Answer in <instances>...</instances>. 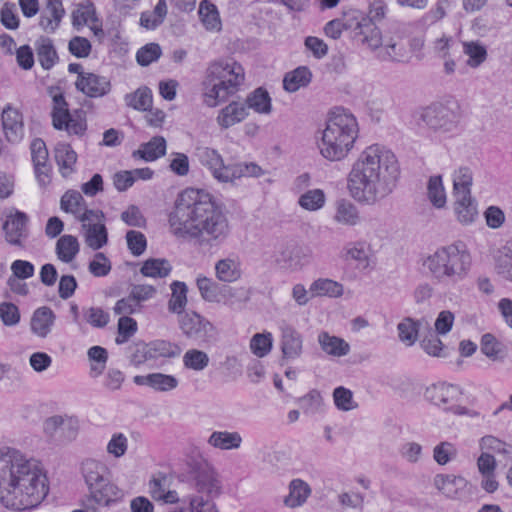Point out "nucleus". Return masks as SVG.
<instances>
[{
    "label": "nucleus",
    "mask_w": 512,
    "mask_h": 512,
    "mask_svg": "<svg viewBox=\"0 0 512 512\" xmlns=\"http://www.w3.org/2000/svg\"><path fill=\"white\" fill-rule=\"evenodd\" d=\"M168 222L177 237L195 239L200 246L217 247L230 234V225L214 197L201 189L187 188L178 196Z\"/></svg>",
    "instance_id": "nucleus-1"
},
{
    "label": "nucleus",
    "mask_w": 512,
    "mask_h": 512,
    "mask_svg": "<svg viewBox=\"0 0 512 512\" xmlns=\"http://www.w3.org/2000/svg\"><path fill=\"white\" fill-rule=\"evenodd\" d=\"M49 493L41 464L14 448L0 449V504L11 511L37 508Z\"/></svg>",
    "instance_id": "nucleus-2"
},
{
    "label": "nucleus",
    "mask_w": 512,
    "mask_h": 512,
    "mask_svg": "<svg viewBox=\"0 0 512 512\" xmlns=\"http://www.w3.org/2000/svg\"><path fill=\"white\" fill-rule=\"evenodd\" d=\"M400 166L393 152L379 145L363 150L348 175V188L359 202L372 205L397 186Z\"/></svg>",
    "instance_id": "nucleus-3"
},
{
    "label": "nucleus",
    "mask_w": 512,
    "mask_h": 512,
    "mask_svg": "<svg viewBox=\"0 0 512 512\" xmlns=\"http://www.w3.org/2000/svg\"><path fill=\"white\" fill-rule=\"evenodd\" d=\"M358 132L355 116L344 108H334L318 143L320 154L329 161L343 160L354 147Z\"/></svg>",
    "instance_id": "nucleus-4"
},
{
    "label": "nucleus",
    "mask_w": 512,
    "mask_h": 512,
    "mask_svg": "<svg viewBox=\"0 0 512 512\" xmlns=\"http://www.w3.org/2000/svg\"><path fill=\"white\" fill-rule=\"evenodd\" d=\"M244 68L236 61L218 60L209 63L202 80L203 101L216 107L235 94L244 83Z\"/></svg>",
    "instance_id": "nucleus-5"
},
{
    "label": "nucleus",
    "mask_w": 512,
    "mask_h": 512,
    "mask_svg": "<svg viewBox=\"0 0 512 512\" xmlns=\"http://www.w3.org/2000/svg\"><path fill=\"white\" fill-rule=\"evenodd\" d=\"M471 255L462 242L438 248L423 262L432 277L439 282L463 280L471 267Z\"/></svg>",
    "instance_id": "nucleus-6"
},
{
    "label": "nucleus",
    "mask_w": 512,
    "mask_h": 512,
    "mask_svg": "<svg viewBox=\"0 0 512 512\" xmlns=\"http://www.w3.org/2000/svg\"><path fill=\"white\" fill-rule=\"evenodd\" d=\"M80 474L88 488L90 501L100 506H109L120 500L123 492L112 482L108 466L97 459L86 458L80 463Z\"/></svg>",
    "instance_id": "nucleus-7"
},
{
    "label": "nucleus",
    "mask_w": 512,
    "mask_h": 512,
    "mask_svg": "<svg viewBox=\"0 0 512 512\" xmlns=\"http://www.w3.org/2000/svg\"><path fill=\"white\" fill-rule=\"evenodd\" d=\"M421 119L435 132H452L460 122L459 105L454 101L432 103L423 109Z\"/></svg>",
    "instance_id": "nucleus-8"
},
{
    "label": "nucleus",
    "mask_w": 512,
    "mask_h": 512,
    "mask_svg": "<svg viewBox=\"0 0 512 512\" xmlns=\"http://www.w3.org/2000/svg\"><path fill=\"white\" fill-rule=\"evenodd\" d=\"M182 334L190 340L208 344L216 339V327L207 318L195 311H186L178 317Z\"/></svg>",
    "instance_id": "nucleus-9"
},
{
    "label": "nucleus",
    "mask_w": 512,
    "mask_h": 512,
    "mask_svg": "<svg viewBox=\"0 0 512 512\" xmlns=\"http://www.w3.org/2000/svg\"><path fill=\"white\" fill-rule=\"evenodd\" d=\"M71 23L77 31H80L84 26H89L98 39L105 36L102 20L98 17L96 7L91 0H85L76 5L71 13Z\"/></svg>",
    "instance_id": "nucleus-10"
},
{
    "label": "nucleus",
    "mask_w": 512,
    "mask_h": 512,
    "mask_svg": "<svg viewBox=\"0 0 512 512\" xmlns=\"http://www.w3.org/2000/svg\"><path fill=\"white\" fill-rule=\"evenodd\" d=\"M188 473L194 481L195 488L200 493L217 495L220 490L219 481L215 471L204 461H191L187 463Z\"/></svg>",
    "instance_id": "nucleus-11"
},
{
    "label": "nucleus",
    "mask_w": 512,
    "mask_h": 512,
    "mask_svg": "<svg viewBox=\"0 0 512 512\" xmlns=\"http://www.w3.org/2000/svg\"><path fill=\"white\" fill-rule=\"evenodd\" d=\"M28 216L19 210L7 216L3 223L6 241L14 246H23V239L28 237Z\"/></svg>",
    "instance_id": "nucleus-12"
},
{
    "label": "nucleus",
    "mask_w": 512,
    "mask_h": 512,
    "mask_svg": "<svg viewBox=\"0 0 512 512\" xmlns=\"http://www.w3.org/2000/svg\"><path fill=\"white\" fill-rule=\"evenodd\" d=\"M76 89L90 98H99L107 95L111 90V82L104 76L88 72L80 74L75 82Z\"/></svg>",
    "instance_id": "nucleus-13"
},
{
    "label": "nucleus",
    "mask_w": 512,
    "mask_h": 512,
    "mask_svg": "<svg viewBox=\"0 0 512 512\" xmlns=\"http://www.w3.org/2000/svg\"><path fill=\"white\" fill-rule=\"evenodd\" d=\"M461 395L462 391L458 386L446 382L432 384L424 393L428 401L439 407L458 401Z\"/></svg>",
    "instance_id": "nucleus-14"
},
{
    "label": "nucleus",
    "mask_w": 512,
    "mask_h": 512,
    "mask_svg": "<svg viewBox=\"0 0 512 512\" xmlns=\"http://www.w3.org/2000/svg\"><path fill=\"white\" fill-rule=\"evenodd\" d=\"M2 125L6 139L18 143L24 135L23 116L20 111L8 104L2 111Z\"/></svg>",
    "instance_id": "nucleus-15"
},
{
    "label": "nucleus",
    "mask_w": 512,
    "mask_h": 512,
    "mask_svg": "<svg viewBox=\"0 0 512 512\" xmlns=\"http://www.w3.org/2000/svg\"><path fill=\"white\" fill-rule=\"evenodd\" d=\"M62 0H47L41 11L39 26L47 33H54L65 16Z\"/></svg>",
    "instance_id": "nucleus-16"
},
{
    "label": "nucleus",
    "mask_w": 512,
    "mask_h": 512,
    "mask_svg": "<svg viewBox=\"0 0 512 512\" xmlns=\"http://www.w3.org/2000/svg\"><path fill=\"white\" fill-rule=\"evenodd\" d=\"M198 158L200 163L208 168L213 177L219 182L227 183L228 180L222 177L229 174L226 169L231 168V165H225L222 156L215 149L204 147L198 149Z\"/></svg>",
    "instance_id": "nucleus-17"
},
{
    "label": "nucleus",
    "mask_w": 512,
    "mask_h": 512,
    "mask_svg": "<svg viewBox=\"0 0 512 512\" xmlns=\"http://www.w3.org/2000/svg\"><path fill=\"white\" fill-rule=\"evenodd\" d=\"M134 383L141 386H148L155 391L168 392L178 386V379L169 374L150 373L148 375H137L133 379Z\"/></svg>",
    "instance_id": "nucleus-18"
},
{
    "label": "nucleus",
    "mask_w": 512,
    "mask_h": 512,
    "mask_svg": "<svg viewBox=\"0 0 512 512\" xmlns=\"http://www.w3.org/2000/svg\"><path fill=\"white\" fill-rule=\"evenodd\" d=\"M248 114L247 107L244 103L232 101L219 111L216 122L221 129H228L244 121Z\"/></svg>",
    "instance_id": "nucleus-19"
},
{
    "label": "nucleus",
    "mask_w": 512,
    "mask_h": 512,
    "mask_svg": "<svg viewBox=\"0 0 512 512\" xmlns=\"http://www.w3.org/2000/svg\"><path fill=\"white\" fill-rule=\"evenodd\" d=\"M353 19L356 20V35H363L362 42L366 43L371 49H377L382 44L381 31L371 19H367L360 12L353 13Z\"/></svg>",
    "instance_id": "nucleus-20"
},
{
    "label": "nucleus",
    "mask_w": 512,
    "mask_h": 512,
    "mask_svg": "<svg viewBox=\"0 0 512 512\" xmlns=\"http://www.w3.org/2000/svg\"><path fill=\"white\" fill-rule=\"evenodd\" d=\"M281 350L288 359L298 358L302 353L303 340L301 334L292 326L281 327Z\"/></svg>",
    "instance_id": "nucleus-21"
},
{
    "label": "nucleus",
    "mask_w": 512,
    "mask_h": 512,
    "mask_svg": "<svg viewBox=\"0 0 512 512\" xmlns=\"http://www.w3.org/2000/svg\"><path fill=\"white\" fill-rule=\"evenodd\" d=\"M434 487L444 496L454 499L467 485L465 478L452 474H437L433 479Z\"/></svg>",
    "instance_id": "nucleus-22"
},
{
    "label": "nucleus",
    "mask_w": 512,
    "mask_h": 512,
    "mask_svg": "<svg viewBox=\"0 0 512 512\" xmlns=\"http://www.w3.org/2000/svg\"><path fill=\"white\" fill-rule=\"evenodd\" d=\"M55 321V314L47 306L36 309L30 321L31 331L38 337L45 338L51 331Z\"/></svg>",
    "instance_id": "nucleus-23"
},
{
    "label": "nucleus",
    "mask_w": 512,
    "mask_h": 512,
    "mask_svg": "<svg viewBox=\"0 0 512 512\" xmlns=\"http://www.w3.org/2000/svg\"><path fill=\"white\" fill-rule=\"evenodd\" d=\"M333 220L343 226H356L361 222L358 208L349 200L340 199L335 203Z\"/></svg>",
    "instance_id": "nucleus-24"
},
{
    "label": "nucleus",
    "mask_w": 512,
    "mask_h": 512,
    "mask_svg": "<svg viewBox=\"0 0 512 512\" xmlns=\"http://www.w3.org/2000/svg\"><path fill=\"white\" fill-rule=\"evenodd\" d=\"M454 212L457 220L464 225L473 223L478 217L477 202L472 195L454 196Z\"/></svg>",
    "instance_id": "nucleus-25"
},
{
    "label": "nucleus",
    "mask_w": 512,
    "mask_h": 512,
    "mask_svg": "<svg viewBox=\"0 0 512 512\" xmlns=\"http://www.w3.org/2000/svg\"><path fill=\"white\" fill-rule=\"evenodd\" d=\"M55 161L63 177H68L74 172L77 154L67 143H57L54 149Z\"/></svg>",
    "instance_id": "nucleus-26"
},
{
    "label": "nucleus",
    "mask_w": 512,
    "mask_h": 512,
    "mask_svg": "<svg viewBox=\"0 0 512 512\" xmlns=\"http://www.w3.org/2000/svg\"><path fill=\"white\" fill-rule=\"evenodd\" d=\"M318 343L321 349L328 355L343 357L350 352V345L343 338L330 335L322 331L318 335Z\"/></svg>",
    "instance_id": "nucleus-27"
},
{
    "label": "nucleus",
    "mask_w": 512,
    "mask_h": 512,
    "mask_svg": "<svg viewBox=\"0 0 512 512\" xmlns=\"http://www.w3.org/2000/svg\"><path fill=\"white\" fill-rule=\"evenodd\" d=\"M165 153L166 140L161 136H155L149 142L142 144L138 150H135L132 156L149 162L162 157Z\"/></svg>",
    "instance_id": "nucleus-28"
},
{
    "label": "nucleus",
    "mask_w": 512,
    "mask_h": 512,
    "mask_svg": "<svg viewBox=\"0 0 512 512\" xmlns=\"http://www.w3.org/2000/svg\"><path fill=\"white\" fill-rule=\"evenodd\" d=\"M148 358H176L180 356L182 349L176 344L167 340L157 339L146 344Z\"/></svg>",
    "instance_id": "nucleus-29"
},
{
    "label": "nucleus",
    "mask_w": 512,
    "mask_h": 512,
    "mask_svg": "<svg viewBox=\"0 0 512 512\" xmlns=\"http://www.w3.org/2000/svg\"><path fill=\"white\" fill-rule=\"evenodd\" d=\"M495 272L512 283V240L508 241L494 257Z\"/></svg>",
    "instance_id": "nucleus-30"
},
{
    "label": "nucleus",
    "mask_w": 512,
    "mask_h": 512,
    "mask_svg": "<svg viewBox=\"0 0 512 512\" xmlns=\"http://www.w3.org/2000/svg\"><path fill=\"white\" fill-rule=\"evenodd\" d=\"M242 441V437L237 431H214L209 436L207 443L220 450H233L240 448Z\"/></svg>",
    "instance_id": "nucleus-31"
},
{
    "label": "nucleus",
    "mask_w": 512,
    "mask_h": 512,
    "mask_svg": "<svg viewBox=\"0 0 512 512\" xmlns=\"http://www.w3.org/2000/svg\"><path fill=\"white\" fill-rule=\"evenodd\" d=\"M37 58L42 68L51 69L58 60V55L50 38L41 36L35 42Z\"/></svg>",
    "instance_id": "nucleus-32"
},
{
    "label": "nucleus",
    "mask_w": 512,
    "mask_h": 512,
    "mask_svg": "<svg viewBox=\"0 0 512 512\" xmlns=\"http://www.w3.org/2000/svg\"><path fill=\"white\" fill-rule=\"evenodd\" d=\"M196 284L201 297L210 303H221L223 300L222 294L225 285H221L211 278L199 276L196 279Z\"/></svg>",
    "instance_id": "nucleus-33"
},
{
    "label": "nucleus",
    "mask_w": 512,
    "mask_h": 512,
    "mask_svg": "<svg viewBox=\"0 0 512 512\" xmlns=\"http://www.w3.org/2000/svg\"><path fill=\"white\" fill-rule=\"evenodd\" d=\"M311 494L310 486L301 479H294L289 484V494L284 498V504L295 508L304 504Z\"/></svg>",
    "instance_id": "nucleus-34"
},
{
    "label": "nucleus",
    "mask_w": 512,
    "mask_h": 512,
    "mask_svg": "<svg viewBox=\"0 0 512 512\" xmlns=\"http://www.w3.org/2000/svg\"><path fill=\"white\" fill-rule=\"evenodd\" d=\"M215 276L218 281L232 283L241 277L239 263L232 258L220 259L215 263Z\"/></svg>",
    "instance_id": "nucleus-35"
},
{
    "label": "nucleus",
    "mask_w": 512,
    "mask_h": 512,
    "mask_svg": "<svg viewBox=\"0 0 512 512\" xmlns=\"http://www.w3.org/2000/svg\"><path fill=\"white\" fill-rule=\"evenodd\" d=\"M311 79L312 73L309 68L300 66L284 76L283 87L290 93L296 92L301 87L307 86L311 82Z\"/></svg>",
    "instance_id": "nucleus-36"
},
{
    "label": "nucleus",
    "mask_w": 512,
    "mask_h": 512,
    "mask_svg": "<svg viewBox=\"0 0 512 512\" xmlns=\"http://www.w3.org/2000/svg\"><path fill=\"white\" fill-rule=\"evenodd\" d=\"M248 109H253L259 114H269L272 110L271 97L262 87L248 94L244 103Z\"/></svg>",
    "instance_id": "nucleus-37"
},
{
    "label": "nucleus",
    "mask_w": 512,
    "mask_h": 512,
    "mask_svg": "<svg viewBox=\"0 0 512 512\" xmlns=\"http://www.w3.org/2000/svg\"><path fill=\"white\" fill-rule=\"evenodd\" d=\"M172 294L168 301V310L171 313L178 314V317L185 313L187 305V291L188 288L184 282L174 281L171 284Z\"/></svg>",
    "instance_id": "nucleus-38"
},
{
    "label": "nucleus",
    "mask_w": 512,
    "mask_h": 512,
    "mask_svg": "<svg viewBox=\"0 0 512 512\" xmlns=\"http://www.w3.org/2000/svg\"><path fill=\"white\" fill-rule=\"evenodd\" d=\"M427 197L431 204L437 209L446 206L447 196L441 175L429 177L427 182Z\"/></svg>",
    "instance_id": "nucleus-39"
},
{
    "label": "nucleus",
    "mask_w": 512,
    "mask_h": 512,
    "mask_svg": "<svg viewBox=\"0 0 512 512\" xmlns=\"http://www.w3.org/2000/svg\"><path fill=\"white\" fill-rule=\"evenodd\" d=\"M172 271L170 262L163 258H150L144 261L140 272L145 277L165 278Z\"/></svg>",
    "instance_id": "nucleus-40"
},
{
    "label": "nucleus",
    "mask_w": 512,
    "mask_h": 512,
    "mask_svg": "<svg viewBox=\"0 0 512 512\" xmlns=\"http://www.w3.org/2000/svg\"><path fill=\"white\" fill-rule=\"evenodd\" d=\"M167 15L165 0H159L152 11H144L140 16V25L148 30H154L161 25Z\"/></svg>",
    "instance_id": "nucleus-41"
},
{
    "label": "nucleus",
    "mask_w": 512,
    "mask_h": 512,
    "mask_svg": "<svg viewBox=\"0 0 512 512\" xmlns=\"http://www.w3.org/2000/svg\"><path fill=\"white\" fill-rule=\"evenodd\" d=\"M473 183V173L469 167H459L453 173V195H471V186Z\"/></svg>",
    "instance_id": "nucleus-42"
},
{
    "label": "nucleus",
    "mask_w": 512,
    "mask_h": 512,
    "mask_svg": "<svg viewBox=\"0 0 512 512\" xmlns=\"http://www.w3.org/2000/svg\"><path fill=\"white\" fill-rule=\"evenodd\" d=\"M198 14L207 30L219 31L221 29V20L218 9L216 5L209 0H203L200 2Z\"/></svg>",
    "instance_id": "nucleus-43"
},
{
    "label": "nucleus",
    "mask_w": 512,
    "mask_h": 512,
    "mask_svg": "<svg viewBox=\"0 0 512 512\" xmlns=\"http://www.w3.org/2000/svg\"><path fill=\"white\" fill-rule=\"evenodd\" d=\"M79 252V242L75 236L63 235L56 243V254L58 258L65 262H71Z\"/></svg>",
    "instance_id": "nucleus-44"
},
{
    "label": "nucleus",
    "mask_w": 512,
    "mask_h": 512,
    "mask_svg": "<svg viewBox=\"0 0 512 512\" xmlns=\"http://www.w3.org/2000/svg\"><path fill=\"white\" fill-rule=\"evenodd\" d=\"M342 256L345 260H354L366 268L369 264L368 245L362 241L350 242L344 246Z\"/></svg>",
    "instance_id": "nucleus-45"
},
{
    "label": "nucleus",
    "mask_w": 512,
    "mask_h": 512,
    "mask_svg": "<svg viewBox=\"0 0 512 512\" xmlns=\"http://www.w3.org/2000/svg\"><path fill=\"white\" fill-rule=\"evenodd\" d=\"M482 452L497 453L503 455L507 460L512 459V445L492 435L483 436L479 441Z\"/></svg>",
    "instance_id": "nucleus-46"
},
{
    "label": "nucleus",
    "mask_w": 512,
    "mask_h": 512,
    "mask_svg": "<svg viewBox=\"0 0 512 512\" xmlns=\"http://www.w3.org/2000/svg\"><path fill=\"white\" fill-rule=\"evenodd\" d=\"M84 231L85 241L90 248L98 250L106 245L108 233L103 223H93V225H90L88 228L84 229Z\"/></svg>",
    "instance_id": "nucleus-47"
},
{
    "label": "nucleus",
    "mask_w": 512,
    "mask_h": 512,
    "mask_svg": "<svg viewBox=\"0 0 512 512\" xmlns=\"http://www.w3.org/2000/svg\"><path fill=\"white\" fill-rule=\"evenodd\" d=\"M463 53L468 56L467 65L471 68L479 67L487 58L486 47L479 41L463 42Z\"/></svg>",
    "instance_id": "nucleus-48"
},
{
    "label": "nucleus",
    "mask_w": 512,
    "mask_h": 512,
    "mask_svg": "<svg viewBox=\"0 0 512 512\" xmlns=\"http://www.w3.org/2000/svg\"><path fill=\"white\" fill-rule=\"evenodd\" d=\"M226 172L229 174L223 176L222 178L228 180V182H233L236 179H240L241 177H257L262 174V169L255 163H238L232 164L231 168L226 169Z\"/></svg>",
    "instance_id": "nucleus-49"
},
{
    "label": "nucleus",
    "mask_w": 512,
    "mask_h": 512,
    "mask_svg": "<svg viewBox=\"0 0 512 512\" xmlns=\"http://www.w3.org/2000/svg\"><path fill=\"white\" fill-rule=\"evenodd\" d=\"M310 292L314 296L339 297L343 294V286L331 279H318L311 284Z\"/></svg>",
    "instance_id": "nucleus-50"
},
{
    "label": "nucleus",
    "mask_w": 512,
    "mask_h": 512,
    "mask_svg": "<svg viewBox=\"0 0 512 512\" xmlns=\"http://www.w3.org/2000/svg\"><path fill=\"white\" fill-rule=\"evenodd\" d=\"M126 104L136 110L146 111L152 106V92L148 87H140L125 96Z\"/></svg>",
    "instance_id": "nucleus-51"
},
{
    "label": "nucleus",
    "mask_w": 512,
    "mask_h": 512,
    "mask_svg": "<svg viewBox=\"0 0 512 512\" xmlns=\"http://www.w3.org/2000/svg\"><path fill=\"white\" fill-rule=\"evenodd\" d=\"M252 295V289L249 287L239 286L231 287L225 285L221 303L227 306H234L236 303H247Z\"/></svg>",
    "instance_id": "nucleus-52"
},
{
    "label": "nucleus",
    "mask_w": 512,
    "mask_h": 512,
    "mask_svg": "<svg viewBox=\"0 0 512 512\" xmlns=\"http://www.w3.org/2000/svg\"><path fill=\"white\" fill-rule=\"evenodd\" d=\"M325 202L326 196L322 189L308 190L298 199L299 206L307 211H317L325 205Z\"/></svg>",
    "instance_id": "nucleus-53"
},
{
    "label": "nucleus",
    "mask_w": 512,
    "mask_h": 512,
    "mask_svg": "<svg viewBox=\"0 0 512 512\" xmlns=\"http://www.w3.org/2000/svg\"><path fill=\"white\" fill-rule=\"evenodd\" d=\"M209 364V356L206 352L198 349H189L183 355V365L185 368L202 371Z\"/></svg>",
    "instance_id": "nucleus-54"
},
{
    "label": "nucleus",
    "mask_w": 512,
    "mask_h": 512,
    "mask_svg": "<svg viewBox=\"0 0 512 512\" xmlns=\"http://www.w3.org/2000/svg\"><path fill=\"white\" fill-rule=\"evenodd\" d=\"M397 330L400 341L411 346L418 338L419 322L409 317L405 318L397 325Z\"/></svg>",
    "instance_id": "nucleus-55"
},
{
    "label": "nucleus",
    "mask_w": 512,
    "mask_h": 512,
    "mask_svg": "<svg viewBox=\"0 0 512 512\" xmlns=\"http://www.w3.org/2000/svg\"><path fill=\"white\" fill-rule=\"evenodd\" d=\"M481 352L493 361L504 358L502 344L490 333L484 334L481 338Z\"/></svg>",
    "instance_id": "nucleus-56"
},
{
    "label": "nucleus",
    "mask_w": 512,
    "mask_h": 512,
    "mask_svg": "<svg viewBox=\"0 0 512 512\" xmlns=\"http://www.w3.org/2000/svg\"><path fill=\"white\" fill-rule=\"evenodd\" d=\"M272 342L273 338L271 333H257L251 338L250 349L254 355L262 358L271 351Z\"/></svg>",
    "instance_id": "nucleus-57"
},
{
    "label": "nucleus",
    "mask_w": 512,
    "mask_h": 512,
    "mask_svg": "<svg viewBox=\"0 0 512 512\" xmlns=\"http://www.w3.org/2000/svg\"><path fill=\"white\" fill-rule=\"evenodd\" d=\"M53 110H52V122L53 126L57 130H62V120L69 117L68 103L62 93L53 96Z\"/></svg>",
    "instance_id": "nucleus-58"
},
{
    "label": "nucleus",
    "mask_w": 512,
    "mask_h": 512,
    "mask_svg": "<svg viewBox=\"0 0 512 512\" xmlns=\"http://www.w3.org/2000/svg\"><path fill=\"white\" fill-rule=\"evenodd\" d=\"M85 200L80 192L75 190L67 191L60 201L61 209L67 213L77 215V213L85 206Z\"/></svg>",
    "instance_id": "nucleus-59"
},
{
    "label": "nucleus",
    "mask_w": 512,
    "mask_h": 512,
    "mask_svg": "<svg viewBox=\"0 0 512 512\" xmlns=\"http://www.w3.org/2000/svg\"><path fill=\"white\" fill-rule=\"evenodd\" d=\"M162 54V50L157 43H148L141 47L136 53V60L140 66L146 67L157 61Z\"/></svg>",
    "instance_id": "nucleus-60"
},
{
    "label": "nucleus",
    "mask_w": 512,
    "mask_h": 512,
    "mask_svg": "<svg viewBox=\"0 0 512 512\" xmlns=\"http://www.w3.org/2000/svg\"><path fill=\"white\" fill-rule=\"evenodd\" d=\"M137 331V322L129 317L122 316L118 320V335L115 342L119 345L126 343Z\"/></svg>",
    "instance_id": "nucleus-61"
},
{
    "label": "nucleus",
    "mask_w": 512,
    "mask_h": 512,
    "mask_svg": "<svg viewBox=\"0 0 512 512\" xmlns=\"http://www.w3.org/2000/svg\"><path fill=\"white\" fill-rule=\"evenodd\" d=\"M457 449L454 444L443 441L433 449V458L439 465H446L452 459L456 458Z\"/></svg>",
    "instance_id": "nucleus-62"
},
{
    "label": "nucleus",
    "mask_w": 512,
    "mask_h": 512,
    "mask_svg": "<svg viewBox=\"0 0 512 512\" xmlns=\"http://www.w3.org/2000/svg\"><path fill=\"white\" fill-rule=\"evenodd\" d=\"M83 314L86 322L95 328H103L110 321L109 314L99 307L84 309Z\"/></svg>",
    "instance_id": "nucleus-63"
},
{
    "label": "nucleus",
    "mask_w": 512,
    "mask_h": 512,
    "mask_svg": "<svg viewBox=\"0 0 512 512\" xmlns=\"http://www.w3.org/2000/svg\"><path fill=\"white\" fill-rule=\"evenodd\" d=\"M92 45L90 41L82 36H74L69 40L68 50L77 58H86L90 55Z\"/></svg>",
    "instance_id": "nucleus-64"
}]
</instances>
